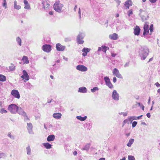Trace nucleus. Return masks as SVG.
Masks as SVG:
<instances>
[{"label": "nucleus", "instance_id": "f257e3e1", "mask_svg": "<svg viewBox=\"0 0 160 160\" xmlns=\"http://www.w3.org/2000/svg\"><path fill=\"white\" fill-rule=\"evenodd\" d=\"M144 31L143 32V35L145 36L149 34L150 35L151 34L153 29V24L151 25L149 29V25L147 23H145L143 27Z\"/></svg>", "mask_w": 160, "mask_h": 160}, {"label": "nucleus", "instance_id": "f03ea898", "mask_svg": "<svg viewBox=\"0 0 160 160\" xmlns=\"http://www.w3.org/2000/svg\"><path fill=\"white\" fill-rule=\"evenodd\" d=\"M63 4L61 3L60 1L56 2L53 5V8L57 12H62V8L63 7Z\"/></svg>", "mask_w": 160, "mask_h": 160}, {"label": "nucleus", "instance_id": "7ed1b4c3", "mask_svg": "<svg viewBox=\"0 0 160 160\" xmlns=\"http://www.w3.org/2000/svg\"><path fill=\"white\" fill-rule=\"evenodd\" d=\"M8 110L12 113H15L18 109V107L15 104H11L9 106Z\"/></svg>", "mask_w": 160, "mask_h": 160}, {"label": "nucleus", "instance_id": "20e7f679", "mask_svg": "<svg viewBox=\"0 0 160 160\" xmlns=\"http://www.w3.org/2000/svg\"><path fill=\"white\" fill-rule=\"evenodd\" d=\"M23 75L21 76V78L24 80V81L26 82L29 79V77L27 72L25 70L23 71Z\"/></svg>", "mask_w": 160, "mask_h": 160}, {"label": "nucleus", "instance_id": "39448f33", "mask_svg": "<svg viewBox=\"0 0 160 160\" xmlns=\"http://www.w3.org/2000/svg\"><path fill=\"white\" fill-rule=\"evenodd\" d=\"M42 49L44 52H48L51 50V46L49 45L45 44L43 46Z\"/></svg>", "mask_w": 160, "mask_h": 160}, {"label": "nucleus", "instance_id": "423d86ee", "mask_svg": "<svg viewBox=\"0 0 160 160\" xmlns=\"http://www.w3.org/2000/svg\"><path fill=\"white\" fill-rule=\"evenodd\" d=\"M12 95L15 98L19 99L20 98L19 92L17 90L13 89L11 92Z\"/></svg>", "mask_w": 160, "mask_h": 160}, {"label": "nucleus", "instance_id": "0eeeda50", "mask_svg": "<svg viewBox=\"0 0 160 160\" xmlns=\"http://www.w3.org/2000/svg\"><path fill=\"white\" fill-rule=\"evenodd\" d=\"M113 74L115 75L117 77L122 78V75L119 72V71L116 68H114L112 72Z\"/></svg>", "mask_w": 160, "mask_h": 160}, {"label": "nucleus", "instance_id": "6e6552de", "mask_svg": "<svg viewBox=\"0 0 160 160\" xmlns=\"http://www.w3.org/2000/svg\"><path fill=\"white\" fill-rule=\"evenodd\" d=\"M141 29L137 25L133 28L134 33L135 35L138 36L140 34Z\"/></svg>", "mask_w": 160, "mask_h": 160}, {"label": "nucleus", "instance_id": "1a4fd4ad", "mask_svg": "<svg viewBox=\"0 0 160 160\" xmlns=\"http://www.w3.org/2000/svg\"><path fill=\"white\" fill-rule=\"evenodd\" d=\"M76 68L78 70L82 72L86 71L87 70V67L82 65H78L76 67Z\"/></svg>", "mask_w": 160, "mask_h": 160}, {"label": "nucleus", "instance_id": "9d476101", "mask_svg": "<svg viewBox=\"0 0 160 160\" xmlns=\"http://www.w3.org/2000/svg\"><path fill=\"white\" fill-rule=\"evenodd\" d=\"M112 98L115 100H118L119 99V95L115 90H114L112 95Z\"/></svg>", "mask_w": 160, "mask_h": 160}, {"label": "nucleus", "instance_id": "9b49d317", "mask_svg": "<svg viewBox=\"0 0 160 160\" xmlns=\"http://www.w3.org/2000/svg\"><path fill=\"white\" fill-rule=\"evenodd\" d=\"M148 49H143L142 51V55L143 60H145L148 55Z\"/></svg>", "mask_w": 160, "mask_h": 160}, {"label": "nucleus", "instance_id": "f8f14e48", "mask_svg": "<svg viewBox=\"0 0 160 160\" xmlns=\"http://www.w3.org/2000/svg\"><path fill=\"white\" fill-rule=\"evenodd\" d=\"M56 48L57 50L59 51H63L65 49L64 47L62 46L60 43H58L56 44Z\"/></svg>", "mask_w": 160, "mask_h": 160}, {"label": "nucleus", "instance_id": "ddd939ff", "mask_svg": "<svg viewBox=\"0 0 160 160\" xmlns=\"http://www.w3.org/2000/svg\"><path fill=\"white\" fill-rule=\"evenodd\" d=\"M42 3L43 5V8H47L49 6L48 1L47 0H43Z\"/></svg>", "mask_w": 160, "mask_h": 160}, {"label": "nucleus", "instance_id": "4468645a", "mask_svg": "<svg viewBox=\"0 0 160 160\" xmlns=\"http://www.w3.org/2000/svg\"><path fill=\"white\" fill-rule=\"evenodd\" d=\"M132 4V2L131 0H128L125 2L124 5L126 7V9H128L129 7L131 6Z\"/></svg>", "mask_w": 160, "mask_h": 160}, {"label": "nucleus", "instance_id": "2eb2a0df", "mask_svg": "<svg viewBox=\"0 0 160 160\" xmlns=\"http://www.w3.org/2000/svg\"><path fill=\"white\" fill-rule=\"evenodd\" d=\"M81 36V35L79 34L77 37V41L78 44H82L84 42V41L83 40V38H80Z\"/></svg>", "mask_w": 160, "mask_h": 160}, {"label": "nucleus", "instance_id": "dca6fc26", "mask_svg": "<svg viewBox=\"0 0 160 160\" xmlns=\"http://www.w3.org/2000/svg\"><path fill=\"white\" fill-rule=\"evenodd\" d=\"M118 35L116 33H114L109 35V38L111 39L116 40L118 39Z\"/></svg>", "mask_w": 160, "mask_h": 160}, {"label": "nucleus", "instance_id": "f3484780", "mask_svg": "<svg viewBox=\"0 0 160 160\" xmlns=\"http://www.w3.org/2000/svg\"><path fill=\"white\" fill-rule=\"evenodd\" d=\"M90 51L89 49L87 48H85L82 50V51L83 53H82V55L83 56L85 57L87 55V53Z\"/></svg>", "mask_w": 160, "mask_h": 160}, {"label": "nucleus", "instance_id": "a211bd4d", "mask_svg": "<svg viewBox=\"0 0 160 160\" xmlns=\"http://www.w3.org/2000/svg\"><path fill=\"white\" fill-rule=\"evenodd\" d=\"M55 138V136L54 135H51L48 136L47 140L48 142L52 141L54 140Z\"/></svg>", "mask_w": 160, "mask_h": 160}, {"label": "nucleus", "instance_id": "6ab92c4d", "mask_svg": "<svg viewBox=\"0 0 160 160\" xmlns=\"http://www.w3.org/2000/svg\"><path fill=\"white\" fill-rule=\"evenodd\" d=\"M62 114L60 113H54L53 114V117L56 119H59L61 118Z\"/></svg>", "mask_w": 160, "mask_h": 160}, {"label": "nucleus", "instance_id": "aec40b11", "mask_svg": "<svg viewBox=\"0 0 160 160\" xmlns=\"http://www.w3.org/2000/svg\"><path fill=\"white\" fill-rule=\"evenodd\" d=\"M22 60L24 64H28L29 63L28 58L26 56H23L22 58Z\"/></svg>", "mask_w": 160, "mask_h": 160}, {"label": "nucleus", "instance_id": "412c9836", "mask_svg": "<svg viewBox=\"0 0 160 160\" xmlns=\"http://www.w3.org/2000/svg\"><path fill=\"white\" fill-rule=\"evenodd\" d=\"M87 89L85 87L80 88H79L78 92L82 93H86L87 92Z\"/></svg>", "mask_w": 160, "mask_h": 160}, {"label": "nucleus", "instance_id": "4be33fe9", "mask_svg": "<svg viewBox=\"0 0 160 160\" xmlns=\"http://www.w3.org/2000/svg\"><path fill=\"white\" fill-rule=\"evenodd\" d=\"M77 118L80 121H84L86 119L87 117L85 116L84 117H82L81 116H79L77 117Z\"/></svg>", "mask_w": 160, "mask_h": 160}, {"label": "nucleus", "instance_id": "5701e85b", "mask_svg": "<svg viewBox=\"0 0 160 160\" xmlns=\"http://www.w3.org/2000/svg\"><path fill=\"white\" fill-rule=\"evenodd\" d=\"M43 145L47 149H50L52 147L51 145L48 142L44 143Z\"/></svg>", "mask_w": 160, "mask_h": 160}, {"label": "nucleus", "instance_id": "b1692460", "mask_svg": "<svg viewBox=\"0 0 160 160\" xmlns=\"http://www.w3.org/2000/svg\"><path fill=\"white\" fill-rule=\"evenodd\" d=\"M14 8L16 9L19 10L21 8L20 6L17 4V2L15 1L14 2Z\"/></svg>", "mask_w": 160, "mask_h": 160}, {"label": "nucleus", "instance_id": "393cba45", "mask_svg": "<svg viewBox=\"0 0 160 160\" xmlns=\"http://www.w3.org/2000/svg\"><path fill=\"white\" fill-rule=\"evenodd\" d=\"M134 139H130L128 143L127 144V146L129 147H130L131 146L132 144L134 142Z\"/></svg>", "mask_w": 160, "mask_h": 160}, {"label": "nucleus", "instance_id": "a878e982", "mask_svg": "<svg viewBox=\"0 0 160 160\" xmlns=\"http://www.w3.org/2000/svg\"><path fill=\"white\" fill-rule=\"evenodd\" d=\"M104 80L106 82V84L107 85L108 83L111 82L109 78L108 77H105L104 78Z\"/></svg>", "mask_w": 160, "mask_h": 160}, {"label": "nucleus", "instance_id": "bb28decb", "mask_svg": "<svg viewBox=\"0 0 160 160\" xmlns=\"http://www.w3.org/2000/svg\"><path fill=\"white\" fill-rule=\"evenodd\" d=\"M104 80L106 82V84L107 85L108 83L111 82L109 78L108 77H105L104 78Z\"/></svg>", "mask_w": 160, "mask_h": 160}, {"label": "nucleus", "instance_id": "cd10ccee", "mask_svg": "<svg viewBox=\"0 0 160 160\" xmlns=\"http://www.w3.org/2000/svg\"><path fill=\"white\" fill-rule=\"evenodd\" d=\"M6 77L5 76L0 75V81L2 82H4L6 81Z\"/></svg>", "mask_w": 160, "mask_h": 160}, {"label": "nucleus", "instance_id": "c85d7f7f", "mask_svg": "<svg viewBox=\"0 0 160 160\" xmlns=\"http://www.w3.org/2000/svg\"><path fill=\"white\" fill-rule=\"evenodd\" d=\"M20 110L22 111V112H20V111H19L18 113H19V114H22V115L24 116V117H26V118H27L28 119H29L28 118V117H27L26 113L25 112L23 111L22 110V109L21 108H20Z\"/></svg>", "mask_w": 160, "mask_h": 160}, {"label": "nucleus", "instance_id": "c756f323", "mask_svg": "<svg viewBox=\"0 0 160 160\" xmlns=\"http://www.w3.org/2000/svg\"><path fill=\"white\" fill-rule=\"evenodd\" d=\"M107 48H108V49H109V48L108 47H107L105 46H102V51L104 52H106Z\"/></svg>", "mask_w": 160, "mask_h": 160}, {"label": "nucleus", "instance_id": "7c9ffc66", "mask_svg": "<svg viewBox=\"0 0 160 160\" xmlns=\"http://www.w3.org/2000/svg\"><path fill=\"white\" fill-rule=\"evenodd\" d=\"M9 68L11 71H13L15 69V66L13 64H11L9 66Z\"/></svg>", "mask_w": 160, "mask_h": 160}, {"label": "nucleus", "instance_id": "2f4dec72", "mask_svg": "<svg viewBox=\"0 0 160 160\" xmlns=\"http://www.w3.org/2000/svg\"><path fill=\"white\" fill-rule=\"evenodd\" d=\"M17 41L19 43L20 46H21V39L19 37H18L17 38Z\"/></svg>", "mask_w": 160, "mask_h": 160}, {"label": "nucleus", "instance_id": "473e14b6", "mask_svg": "<svg viewBox=\"0 0 160 160\" xmlns=\"http://www.w3.org/2000/svg\"><path fill=\"white\" fill-rule=\"evenodd\" d=\"M27 153L28 155H29L31 153V149L30 146H28L27 148Z\"/></svg>", "mask_w": 160, "mask_h": 160}, {"label": "nucleus", "instance_id": "72a5a7b5", "mask_svg": "<svg viewBox=\"0 0 160 160\" xmlns=\"http://www.w3.org/2000/svg\"><path fill=\"white\" fill-rule=\"evenodd\" d=\"M7 112V111L5 110L4 108H2L0 110V112L1 113H6Z\"/></svg>", "mask_w": 160, "mask_h": 160}, {"label": "nucleus", "instance_id": "f704fd0d", "mask_svg": "<svg viewBox=\"0 0 160 160\" xmlns=\"http://www.w3.org/2000/svg\"><path fill=\"white\" fill-rule=\"evenodd\" d=\"M98 90V88L97 87H94L92 89H91V91L92 92H95L96 91Z\"/></svg>", "mask_w": 160, "mask_h": 160}, {"label": "nucleus", "instance_id": "c9c22d12", "mask_svg": "<svg viewBox=\"0 0 160 160\" xmlns=\"http://www.w3.org/2000/svg\"><path fill=\"white\" fill-rule=\"evenodd\" d=\"M128 159L129 160H135V158L134 156L129 155L128 156Z\"/></svg>", "mask_w": 160, "mask_h": 160}, {"label": "nucleus", "instance_id": "e433bc0d", "mask_svg": "<svg viewBox=\"0 0 160 160\" xmlns=\"http://www.w3.org/2000/svg\"><path fill=\"white\" fill-rule=\"evenodd\" d=\"M3 3L2 4V6L3 7H5V8H7V6L6 0H3Z\"/></svg>", "mask_w": 160, "mask_h": 160}, {"label": "nucleus", "instance_id": "4c0bfd02", "mask_svg": "<svg viewBox=\"0 0 160 160\" xmlns=\"http://www.w3.org/2000/svg\"><path fill=\"white\" fill-rule=\"evenodd\" d=\"M90 147V145L89 144H87L86 145L85 147L83 149V150H85L87 149H88Z\"/></svg>", "mask_w": 160, "mask_h": 160}, {"label": "nucleus", "instance_id": "58836bf2", "mask_svg": "<svg viewBox=\"0 0 160 160\" xmlns=\"http://www.w3.org/2000/svg\"><path fill=\"white\" fill-rule=\"evenodd\" d=\"M24 8L27 9H29L30 8V7L29 5L28 4H27L25 5V6L24 7Z\"/></svg>", "mask_w": 160, "mask_h": 160}, {"label": "nucleus", "instance_id": "ea45409f", "mask_svg": "<svg viewBox=\"0 0 160 160\" xmlns=\"http://www.w3.org/2000/svg\"><path fill=\"white\" fill-rule=\"evenodd\" d=\"M110 88H113V85H112V83H111V82L110 83H108V84L107 85Z\"/></svg>", "mask_w": 160, "mask_h": 160}, {"label": "nucleus", "instance_id": "a19ab883", "mask_svg": "<svg viewBox=\"0 0 160 160\" xmlns=\"http://www.w3.org/2000/svg\"><path fill=\"white\" fill-rule=\"evenodd\" d=\"M137 123L136 122L134 121L132 123V127L133 128L135 127L136 126V125H137Z\"/></svg>", "mask_w": 160, "mask_h": 160}, {"label": "nucleus", "instance_id": "79ce46f5", "mask_svg": "<svg viewBox=\"0 0 160 160\" xmlns=\"http://www.w3.org/2000/svg\"><path fill=\"white\" fill-rule=\"evenodd\" d=\"M132 14V9L130 10L128 12V15L130 16Z\"/></svg>", "mask_w": 160, "mask_h": 160}, {"label": "nucleus", "instance_id": "37998d69", "mask_svg": "<svg viewBox=\"0 0 160 160\" xmlns=\"http://www.w3.org/2000/svg\"><path fill=\"white\" fill-rule=\"evenodd\" d=\"M27 125L28 127L30 128H32V125L31 123H27Z\"/></svg>", "mask_w": 160, "mask_h": 160}, {"label": "nucleus", "instance_id": "c03bdc74", "mask_svg": "<svg viewBox=\"0 0 160 160\" xmlns=\"http://www.w3.org/2000/svg\"><path fill=\"white\" fill-rule=\"evenodd\" d=\"M155 85L157 87H160V84L158 82H156L155 83Z\"/></svg>", "mask_w": 160, "mask_h": 160}, {"label": "nucleus", "instance_id": "a18cd8bd", "mask_svg": "<svg viewBox=\"0 0 160 160\" xmlns=\"http://www.w3.org/2000/svg\"><path fill=\"white\" fill-rule=\"evenodd\" d=\"M8 137H10L11 138H13V136H11V133H9L8 134Z\"/></svg>", "mask_w": 160, "mask_h": 160}, {"label": "nucleus", "instance_id": "49530a36", "mask_svg": "<svg viewBox=\"0 0 160 160\" xmlns=\"http://www.w3.org/2000/svg\"><path fill=\"white\" fill-rule=\"evenodd\" d=\"M129 120L128 119H125L123 121V124H125L126 123H127L128 121Z\"/></svg>", "mask_w": 160, "mask_h": 160}, {"label": "nucleus", "instance_id": "de8ad7c7", "mask_svg": "<svg viewBox=\"0 0 160 160\" xmlns=\"http://www.w3.org/2000/svg\"><path fill=\"white\" fill-rule=\"evenodd\" d=\"M149 1L151 2L154 3L156 2L157 0H149Z\"/></svg>", "mask_w": 160, "mask_h": 160}, {"label": "nucleus", "instance_id": "09e8293b", "mask_svg": "<svg viewBox=\"0 0 160 160\" xmlns=\"http://www.w3.org/2000/svg\"><path fill=\"white\" fill-rule=\"evenodd\" d=\"M23 2H24V4L25 5L27 4H28V2L26 0H24L23 1Z\"/></svg>", "mask_w": 160, "mask_h": 160}, {"label": "nucleus", "instance_id": "8fccbe9b", "mask_svg": "<svg viewBox=\"0 0 160 160\" xmlns=\"http://www.w3.org/2000/svg\"><path fill=\"white\" fill-rule=\"evenodd\" d=\"M116 54L113 53H111V56L112 57H114L116 56Z\"/></svg>", "mask_w": 160, "mask_h": 160}, {"label": "nucleus", "instance_id": "3c124183", "mask_svg": "<svg viewBox=\"0 0 160 160\" xmlns=\"http://www.w3.org/2000/svg\"><path fill=\"white\" fill-rule=\"evenodd\" d=\"M147 116L148 118H150L151 117V115L149 113L147 114Z\"/></svg>", "mask_w": 160, "mask_h": 160}, {"label": "nucleus", "instance_id": "603ef678", "mask_svg": "<svg viewBox=\"0 0 160 160\" xmlns=\"http://www.w3.org/2000/svg\"><path fill=\"white\" fill-rule=\"evenodd\" d=\"M116 81H117V79H116V78L115 77H114L113 78V82L115 83V82H116Z\"/></svg>", "mask_w": 160, "mask_h": 160}, {"label": "nucleus", "instance_id": "864d4df0", "mask_svg": "<svg viewBox=\"0 0 160 160\" xmlns=\"http://www.w3.org/2000/svg\"><path fill=\"white\" fill-rule=\"evenodd\" d=\"M116 2H117V3H118V5H119L121 2V1L119 0H116Z\"/></svg>", "mask_w": 160, "mask_h": 160}, {"label": "nucleus", "instance_id": "5fc2aeb1", "mask_svg": "<svg viewBox=\"0 0 160 160\" xmlns=\"http://www.w3.org/2000/svg\"><path fill=\"white\" fill-rule=\"evenodd\" d=\"M73 154L74 155H76L77 154V152L76 151H74L73 152Z\"/></svg>", "mask_w": 160, "mask_h": 160}, {"label": "nucleus", "instance_id": "6e6d98bb", "mask_svg": "<svg viewBox=\"0 0 160 160\" xmlns=\"http://www.w3.org/2000/svg\"><path fill=\"white\" fill-rule=\"evenodd\" d=\"M49 14L50 15H52L53 14V12L52 11H50L49 12Z\"/></svg>", "mask_w": 160, "mask_h": 160}, {"label": "nucleus", "instance_id": "4d7b16f0", "mask_svg": "<svg viewBox=\"0 0 160 160\" xmlns=\"http://www.w3.org/2000/svg\"><path fill=\"white\" fill-rule=\"evenodd\" d=\"M98 160H105V158H102L99 159Z\"/></svg>", "mask_w": 160, "mask_h": 160}, {"label": "nucleus", "instance_id": "13d9d810", "mask_svg": "<svg viewBox=\"0 0 160 160\" xmlns=\"http://www.w3.org/2000/svg\"><path fill=\"white\" fill-rule=\"evenodd\" d=\"M101 50H102V48H101V47L99 48L98 49V51H100Z\"/></svg>", "mask_w": 160, "mask_h": 160}, {"label": "nucleus", "instance_id": "bf43d9fd", "mask_svg": "<svg viewBox=\"0 0 160 160\" xmlns=\"http://www.w3.org/2000/svg\"><path fill=\"white\" fill-rule=\"evenodd\" d=\"M142 115H140L137 117L138 119H139L140 118L142 117Z\"/></svg>", "mask_w": 160, "mask_h": 160}, {"label": "nucleus", "instance_id": "052dcab7", "mask_svg": "<svg viewBox=\"0 0 160 160\" xmlns=\"http://www.w3.org/2000/svg\"><path fill=\"white\" fill-rule=\"evenodd\" d=\"M77 6L76 5L75 6V7H74V9L75 11H76V9H77Z\"/></svg>", "mask_w": 160, "mask_h": 160}, {"label": "nucleus", "instance_id": "680f3d73", "mask_svg": "<svg viewBox=\"0 0 160 160\" xmlns=\"http://www.w3.org/2000/svg\"><path fill=\"white\" fill-rule=\"evenodd\" d=\"M50 78H51L52 79H53V78H53V76H52V75H51L50 76Z\"/></svg>", "mask_w": 160, "mask_h": 160}, {"label": "nucleus", "instance_id": "e2e57ef3", "mask_svg": "<svg viewBox=\"0 0 160 160\" xmlns=\"http://www.w3.org/2000/svg\"><path fill=\"white\" fill-rule=\"evenodd\" d=\"M152 59H153V58H150L149 59V61L148 62H150V61H151L152 60Z\"/></svg>", "mask_w": 160, "mask_h": 160}, {"label": "nucleus", "instance_id": "0e129e2a", "mask_svg": "<svg viewBox=\"0 0 160 160\" xmlns=\"http://www.w3.org/2000/svg\"><path fill=\"white\" fill-rule=\"evenodd\" d=\"M160 94V88L158 89L157 91Z\"/></svg>", "mask_w": 160, "mask_h": 160}, {"label": "nucleus", "instance_id": "69168bd1", "mask_svg": "<svg viewBox=\"0 0 160 160\" xmlns=\"http://www.w3.org/2000/svg\"><path fill=\"white\" fill-rule=\"evenodd\" d=\"M125 159H126L124 157L123 158H122V159H120V160H125Z\"/></svg>", "mask_w": 160, "mask_h": 160}, {"label": "nucleus", "instance_id": "338daca9", "mask_svg": "<svg viewBox=\"0 0 160 160\" xmlns=\"http://www.w3.org/2000/svg\"><path fill=\"white\" fill-rule=\"evenodd\" d=\"M4 154L3 153H0V158H2V157L1 156V155H2V154Z\"/></svg>", "mask_w": 160, "mask_h": 160}, {"label": "nucleus", "instance_id": "774afa93", "mask_svg": "<svg viewBox=\"0 0 160 160\" xmlns=\"http://www.w3.org/2000/svg\"><path fill=\"white\" fill-rule=\"evenodd\" d=\"M129 135H130V133H128V134H126V135L127 136H129Z\"/></svg>", "mask_w": 160, "mask_h": 160}]
</instances>
